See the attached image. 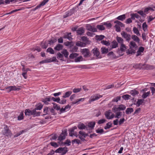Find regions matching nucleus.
Masks as SVG:
<instances>
[{"mask_svg":"<svg viewBox=\"0 0 155 155\" xmlns=\"http://www.w3.org/2000/svg\"><path fill=\"white\" fill-rule=\"evenodd\" d=\"M3 135L6 137H11L12 135V134L11 130L9 129L7 125H5L3 130L2 131Z\"/></svg>","mask_w":155,"mask_h":155,"instance_id":"f257e3e1","label":"nucleus"},{"mask_svg":"<svg viewBox=\"0 0 155 155\" xmlns=\"http://www.w3.org/2000/svg\"><path fill=\"white\" fill-rule=\"evenodd\" d=\"M91 52L94 55L97 57L98 58H101V56L100 55V52L99 49L97 48H94L91 51Z\"/></svg>","mask_w":155,"mask_h":155,"instance_id":"f03ea898","label":"nucleus"},{"mask_svg":"<svg viewBox=\"0 0 155 155\" xmlns=\"http://www.w3.org/2000/svg\"><path fill=\"white\" fill-rule=\"evenodd\" d=\"M102 97V95H100L99 94H97L95 96H92L91 97V99L89 101V102L91 103L95 100H98L99 98Z\"/></svg>","mask_w":155,"mask_h":155,"instance_id":"7ed1b4c3","label":"nucleus"},{"mask_svg":"<svg viewBox=\"0 0 155 155\" xmlns=\"http://www.w3.org/2000/svg\"><path fill=\"white\" fill-rule=\"evenodd\" d=\"M121 35L122 36L125 38L127 41H130L131 39V35H130L124 31L122 32Z\"/></svg>","mask_w":155,"mask_h":155,"instance_id":"20e7f679","label":"nucleus"},{"mask_svg":"<svg viewBox=\"0 0 155 155\" xmlns=\"http://www.w3.org/2000/svg\"><path fill=\"white\" fill-rule=\"evenodd\" d=\"M108 57L111 60H114L118 58L117 56L113 51L109 52L107 55Z\"/></svg>","mask_w":155,"mask_h":155,"instance_id":"39448f33","label":"nucleus"},{"mask_svg":"<svg viewBox=\"0 0 155 155\" xmlns=\"http://www.w3.org/2000/svg\"><path fill=\"white\" fill-rule=\"evenodd\" d=\"M111 113H112L111 112L110 110L105 112V115L107 119H111L114 117V114H112L111 116H110V114Z\"/></svg>","mask_w":155,"mask_h":155,"instance_id":"423d86ee","label":"nucleus"},{"mask_svg":"<svg viewBox=\"0 0 155 155\" xmlns=\"http://www.w3.org/2000/svg\"><path fill=\"white\" fill-rule=\"evenodd\" d=\"M81 53L84 57L89 56L90 52L88 49L87 48H84L81 50Z\"/></svg>","mask_w":155,"mask_h":155,"instance_id":"0eeeda50","label":"nucleus"},{"mask_svg":"<svg viewBox=\"0 0 155 155\" xmlns=\"http://www.w3.org/2000/svg\"><path fill=\"white\" fill-rule=\"evenodd\" d=\"M7 91L8 92H9L12 91H19L20 90V88H17L16 86H10L6 88Z\"/></svg>","mask_w":155,"mask_h":155,"instance_id":"6e6552de","label":"nucleus"},{"mask_svg":"<svg viewBox=\"0 0 155 155\" xmlns=\"http://www.w3.org/2000/svg\"><path fill=\"white\" fill-rule=\"evenodd\" d=\"M87 29L89 31L95 32L97 31V29L93 27L90 25H88L86 26Z\"/></svg>","mask_w":155,"mask_h":155,"instance_id":"1a4fd4ad","label":"nucleus"},{"mask_svg":"<svg viewBox=\"0 0 155 155\" xmlns=\"http://www.w3.org/2000/svg\"><path fill=\"white\" fill-rule=\"evenodd\" d=\"M131 16V18L132 19L134 20L135 18H138L140 21H141V17L137 13H133L132 14L130 15Z\"/></svg>","mask_w":155,"mask_h":155,"instance_id":"9d476101","label":"nucleus"},{"mask_svg":"<svg viewBox=\"0 0 155 155\" xmlns=\"http://www.w3.org/2000/svg\"><path fill=\"white\" fill-rule=\"evenodd\" d=\"M144 100L142 99H139L137 100L136 103H134V104L136 105L137 107H139L143 103Z\"/></svg>","mask_w":155,"mask_h":155,"instance_id":"9b49d317","label":"nucleus"},{"mask_svg":"<svg viewBox=\"0 0 155 155\" xmlns=\"http://www.w3.org/2000/svg\"><path fill=\"white\" fill-rule=\"evenodd\" d=\"M76 31L77 35H82L84 32V28L81 27L79 28Z\"/></svg>","mask_w":155,"mask_h":155,"instance_id":"f8f14e48","label":"nucleus"},{"mask_svg":"<svg viewBox=\"0 0 155 155\" xmlns=\"http://www.w3.org/2000/svg\"><path fill=\"white\" fill-rule=\"evenodd\" d=\"M51 100L50 97H47L44 99H42L41 101L45 104L48 105V102L50 101Z\"/></svg>","mask_w":155,"mask_h":155,"instance_id":"ddd939ff","label":"nucleus"},{"mask_svg":"<svg viewBox=\"0 0 155 155\" xmlns=\"http://www.w3.org/2000/svg\"><path fill=\"white\" fill-rule=\"evenodd\" d=\"M122 97L125 100H128V99H130L132 100L134 99V97H131V96L128 94H125L122 96Z\"/></svg>","mask_w":155,"mask_h":155,"instance_id":"4468645a","label":"nucleus"},{"mask_svg":"<svg viewBox=\"0 0 155 155\" xmlns=\"http://www.w3.org/2000/svg\"><path fill=\"white\" fill-rule=\"evenodd\" d=\"M154 9L153 8H152L151 7H147L145 8L144 9V10L143 11L144 13L146 14H148L149 13V11H154L155 10V8L154 7Z\"/></svg>","mask_w":155,"mask_h":155,"instance_id":"2eb2a0df","label":"nucleus"},{"mask_svg":"<svg viewBox=\"0 0 155 155\" xmlns=\"http://www.w3.org/2000/svg\"><path fill=\"white\" fill-rule=\"evenodd\" d=\"M71 33H69L67 35H64L63 36V38H68L69 41H71L72 39V38L71 37Z\"/></svg>","mask_w":155,"mask_h":155,"instance_id":"dca6fc26","label":"nucleus"},{"mask_svg":"<svg viewBox=\"0 0 155 155\" xmlns=\"http://www.w3.org/2000/svg\"><path fill=\"white\" fill-rule=\"evenodd\" d=\"M132 38L135 41L138 43H139L140 39L137 36L134 35H132L131 36Z\"/></svg>","mask_w":155,"mask_h":155,"instance_id":"f3484780","label":"nucleus"},{"mask_svg":"<svg viewBox=\"0 0 155 155\" xmlns=\"http://www.w3.org/2000/svg\"><path fill=\"white\" fill-rule=\"evenodd\" d=\"M101 52L102 54H106L108 52V49L105 47H102L101 48Z\"/></svg>","mask_w":155,"mask_h":155,"instance_id":"a211bd4d","label":"nucleus"},{"mask_svg":"<svg viewBox=\"0 0 155 155\" xmlns=\"http://www.w3.org/2000/svg\"><path fill=\"white\" fill-rule=\"evenodd\" d=\"M133 111L134 109L132 108L129 107L126 109L125 113L127 114H129L131 113Z\"/></svg>","mask_w":155,"mask_h":155,"instance_id":"6ab92c4d","label":"nucleus"},{"mask_svg":"<svg viewBox=\"0 0 155 155\" xmlns=\"http://www.w3.org/2000/svg\"><path fill=\"white\" fill-rule=\"evenodd\" d=\"M63 48V45L61 44H58L54 47V49L57 51H59L62 49Z\"/></svg>","mask_w":155,"mask_h":155,"instance_id":"aec40b11","label":"nucleus"},{"mask_svg":"<svg viewBox=\"0 0 155 155\" xmlns=\"http://www.w3.org/2000/svg\"><path fill=\"white\" fill-rule=\"evenodd\" d=\"M116 39L119 43L121 45L123 44L124 40L122 38L117 36L116 37Z\"/></svg>","mask_w":155,"mask_h":155,"instance_id":"412c9836","label":"nucleus"},{"mask_svg":"<svg viewBox=\"0 0 155 155\" xmlns=\"http://www.w3.org/2000/svg\"><path fill=\"white\" fill-rule=\"evenodd\" d=\"M48 63H51L52 62L57 61L58 62V61L57 60L56 57H53L52 58H50L49 59H47Z\"/></svg>","mask_w":155,"mask_h":155,"instance_id":"4be33fe9","label":"nucleus"},{"mask_svg":"<svg viewBox=\"0 0 155 155\" xmlns=\"http://www.w3.org/2000/svg\"><path fill=\"white\" fill-rule=\"evenodd\" d=\"M84 99V98H81L77 99L76 100V101H73L72 102V104H79V102L81 101H83Z\"/></svg>","mask_w":155,"mask_h":155,"instance_id":"5701e85b","label":"nucleus"},{"mask_svg":"<svg viewBox=\"0 0 155 155\" xmlns=\"http://www.w3.org/2000/svg\"><path fill=\"white\" fill-rule=\"evenodd\" d=\"M72 93L71 91H68L66 92L64 95L62 96V97L64 98H67Z\"/></svg>","mask_w":155,"mask_h":155,"instance_id":"b1692460","label":"nucleus"},{"mask_svg":"<svg viewBox=\"0 0 155 155\" xmlns=\"http://www.w3.org/2000/svg\"><path fill=\"white\" fill-rule=\"evenodd\" d=\"M125 15L124 14L117 17L116 18V19L118 20L123 21L125 19Z\"/></svg>","mask_w":155,"mask_h":155,"instance_id":"393cba45","label":"nucleus"},{"mask_svg":"<svg viewBox=\"0 0 155 155\" xmlns=\"http://www.w3.org/2000/svg\"><path fill=\"white\" fill-rule=\"evenodd\" d=\"M62 54L64 55V57L67 58L69 54L68 52L66 50L64 49L61 51Z\"/></svg>","mask_w":155,"mask_h":155,"instance_id":"a878e982","label":"nucleus"},{"mask_svg":"<svg viewBox=\"0 0 155 155\" xmlns=\"http://www.w3.org/2000/svg\"><path fill=\"white\" fill-rule=\"evenodd\" d=\"M112 123L111 122L107 123L106 125L104 127V128L105 130L109 129L112 126Z\"/></svg>","mask_w":155,"mask_h":155,"instance_id":"bb28decb","label":"nucleus"},{"mask_svg":"<svg viewBox=\"0 0 155 155\" xmlns=\"http://www.w3.org/2000/svg\"><path fill=\"white\" fill-rule=\"evenodd\" d=\"M57 57L58 58H60V60L61 61H64L63 55L62 54H61L60 52H58L57 53Z\"/></svg>","mask_w":155,"mask_h":155,"instance_id":"cd10ccee","label":"nucleus"},{"mask_svg":"<svg viewBox=\"0 0 155 155\" xmlns=\"http://www.w3.org/2000/svg\"><path fill=\"white\" fill-rule=\"evenodd\" d=\"M114 23H116V25H118L119 26L121 27H124V25L121 23V22L117 20L114 21Z\"/></svg>","mask_w":155,"mask_h":155,"instance_id":"c85d7f7f","label":"nucleus"},{"mask_svg":"<svg viewBox=\"0 0 155 155\" xmlns=\"http://www.w3.org/2000/svg\"><path fill=\"white\" fill-rule=\"evenodd\" d=\"M118 107L119 111L124 110L126 108V107L125 105L122 104L119 105Z\"/></svg>","mask_w":155,"mask_h":155,"instance_id":"c756f323","label":"nucleus"},{"mask_svg":"<svg viewBox=\"0 0 155 155\" xmlns=\"http://www.w3.org/2000/svg\"><path fill=\"white\" fill-rule=\"evenodd\" d=\"M49 107H45L43 110L44 113V114L43 115L49 114Z\"/></svg>","mask_w":155,"mask_h":155,"instance_id":"7c9ffc66","label":"nucleus"},{"mask_svg":"<svg viewBox=\"0 0 155 155\" xmlns=\"http://www.w3.org/2000/svg\"><path fill=\"white\" fill-rule=\"evenodd\" d=\"M127 48V46L124 44H122L121 45L120 50L122 51H124Z\"/></svg>","mask_w":155,"mask_h":155,"instance_id":"2f4dec72","label":"nucleus"},{"mask_svg":"<svg viewBox=\"0 0 155 155\" xmlns=\"http://www.w3.org/2000/svg\"><path fill=\"white\" fill-rule=\"evenodd\" d=\"M138 93V91L135 90H132L130 92V94L133 96H135L137 95Z\"/></svg>","mask_w":155,"mask_h":155,"instance_id":"473e14b6","label":"nucleus"},{"mask_svg":"<svg viewBox=\"0 0 155 155\" xmlns=\"http://www.w3.org/2000/svg\"><path fill=\"white\" fill-rule=\"evenodd\" d=\"M78 127L79 129H85L86 128V126L83 123L78 124Z\"/></svg>","mask_w":155,"mask_h":155,"instance_id":"72a5a7b5","label":"nucleus"},{"mask_svg":"<svg viewBox=\"0 0 155 155\" xmlns=\"http://www.w3.org/2000/svg\"><path fill=\"white\" fill-rule=\"evenodd\" d=\"M48 44H49L48 42H47V41L45 42L43 44L42 42L41 44L42 48L45 49L48 46Z\"/></svg>","mask_w":155,"mask_h":155,"instance_id":"f704fd0d","label":"nucleus"},{"mask_svg":"<svg viewBox=\"0 0 155 155\" xmlns=\"http://www.w3.org/2000/svg\"><path fill=\"white\" fill-rule=\"evenodd\" d=\"M53 107L54 109H55L57 110H60V107L59 105H58L57 104L53 103Z\"/></svg>","mask_w":155,"mask_h":155,"instance_id":"c9c22d12","label":"nucleus"},{"mask_svg":"<svg viewBox=\"0 0 155 155\" xmlns=\"http://www.w3.org/2000/svg\"><path fill=\"white\" fill-rule=\"evenodd\" d=\"M79 55V54L77 53H73L71 54L69 56L70 58L71 59H74V58L76 57Z\"/></svg>","mask_w":155,"mask_h":155,"instance_id":"e433bc0d","label":"nucleus"},{"mask_svg":"<svg viewBox=\"0 0 155 155\" xmlns=\"http://www.w3.org/2000/svg\"><path fill=\"white\" fill-rule=\"evenodd\" d=\"M137 13L140 14L143 17L145 18L146 17V15L143 11L140 10L137 12Z\"/></svg>","mask_w":155,"mask_h":155,"instance_id":"4c0bfd02","label":"nucleus"},{"mask_svg":"<svg viewBox=\"0 0 155 155\" xmlns=\"http://www.w3.org/2000/svg\"><path fill=\"white\" fill-rule=\"evenodd\" d=\"M95 125V123L93 122H91L88 124V126L91 129H93Z\"/></svg>","mask_w":155,"mask_h":155,"instance_id":"58836bf2","label":"nucleus"},{"mask_svg":"<svg viewBox=\"0 0 155 155\" xmlns=\"http://www.w3.org/2000/svg\"><path fill=\"white\" fill-rule=\"evenodd\" d=\"M25 114L26 115L30 116L32 115L31 110L29 109H26L25 110Z\"/></svg>","mask_w":155,"mask_h":155,"instance_id":"ea45409f","label":"nucleus"},{"mask_svg":"<svg viewBox=\"0 0 155 155\" xmlns=\"http://www.w3.org/2000/svg\"><path fill=\"white\" fill-rule=\"evenodd\" d=\"M115 117L117 118H119L122 115V112L119 111L115 113Z\"/></svg>","mask_w":155,"mask_h":155,"instance_id":"a19ab883","label":"nucleus"},{"mask_svg":"<svg viewBox=\"0 0 155 155\" xmlns=\"http://www.w3.org/2000/svg\"><path fill=\"white\" fill-rule=\"evenodd\" d=\"M133 31L134 33L137 35H140V34L138 29L135 27H134L133 28Z\"/></svg>","mask_w":155,"mask_h":155,"instance_id":"79ce46f5","label":"nucleus"},{"mask_svg":"<svg viewBox=\"0 0 155 155\" xmlns=\"http://www.w3.org/2000/svg\"><path fill=\"white\" fill-rule=\"evenodd\" d=\"M96 132L97 133L102 134L104 133V131L103 129L98 128L96 130Z\"/></svg>","mask_w":155,"mask_h":155,"instance_id":"37998d69","label":"nucleus"},{"mask_svg":"<svg viewBox=\"0 0 155 155\" xmlns=\"http://www.w3.org/2000/svg\"><path fill=\"white\" fill-rule=\"evenodd\" d=\"M85 44L84 43L80 41H78L76 43V45L78 46H80L81 47H82L84 46Z\"/></svg>","mask_w":155,"mask_h":155,"instance_id":"c03bdc74","label":"nucleus"},{"mask_svg":"<svg viewBox=\"0 0 155 155\" xmlns=\"http://www.w3.org/2000/svg\"><path fill=\"white\" fill-rule=\"evenodd\" d=\"M65 138V135H63L62 134L60 135L58 137V140L60 141L64 139Z\"/></svg>","mask_w":155,"mask_h":155,"instance_id":"a18cd8bd","label":"nucleus"},{"mask_svg":"<svg viewBox=\"0 0 155 155\" xmlns=\"http://www.w3.org/2000/svg\"><path fill=\"white\" fill-rule=\"evenodd\" d=\"M121 97L120 96H118L114 98L112 100V102H117L119 101L120 100Z\"/></svg>","mask_w":155,"mask_h":155,"instance_id":"49530a36","label":"nucleus"},{"mask_svg":"<svg viewBox=\"0 0 155 155\" xmlns=\"http://www.w3.org/2000/svg\"><path fill=\"white\" fill-rule=\"evenodd\" d=\"M47 52L51 54H54V50L51 48H48L47 50Z\"/></svg>","mask_w":155,"mask_h":155,"instance_id":"de8ad7c7","label":"nucleus"},{"mask_svg":"<svg viewBox=\"0 0 155 155\" xmlns=\"http://www.w3.org/2000/svg\"><path fill=\"white\" fill-rule=\"evenodd\" d=\"M130 45L131 46L130 47V48H131V47H132L133 48H136L137 47L135 42H134L133 41H130Z\"/></svg>","mask_w":155,"mask_h":155,"instance_id":"09e8293b","label":"nucleus"},{"mask_svg":"<svg viewBox=\"0 0 155 155\" xmlns=\"http://www.w3.org/2000/svg\"><path fill=\"white\" fill-rule=\"evenodd\" d=\"M72 143L73 144H74V143H76L78 144L81 143L80 141L78 139H75L74 140H72Z\"/></svg>","mask_w":155,"mask_h":155,"instance_id":"8fccbe9b","label":"nucleus"},{"mask_svg":"<svg viewBox=\"0 0 155 155\" xmlns=\"http://www.w3.org/2000/svg\"><path fill=\"white\" fill-rule=\"evenodd\" d=\"M117 43L115 41H113L112 43V48H115L117 47Z\"/></svg>","mask_w":155,"mask_h":155,"instance_id":"3c124183","label":"nucleus"},{"mask_svg":"<svg viewBox=\"0 0 155 155\" xmlns=\"http://www.w3.org/2000/svg\"><path fill=\"white\" fill-rule=\"evenodd\" d=\"M152 84L154 86V87H150V89L151 91L152 94H155L154 95H155V83H153Z\"/></svg>","mask_w":155,"mask_h":155,"instance_id":"603ef678","label":"nucleus"},{"mask_svg":"<svg viewBox=\"0 0 155 155\" xmlns=\"http://www.w3.org/2000/svg\"><path fill=\"white\" fill-rule=\"evenodd\" d=\"M50 144L51 146L55 148L58 147L59 146L58 145L57 143L55 142H51L50 143Z\"/></svg>","mask_w":155,"mask_h":155,"instance_id":"864d4df0","label":"nucleus"},{"mask_svg":"<svg viewBox=\"0 0 155 155\" xmlns=\"http://www.w3.org/2000/svg\"><path fill=\"white\" fill-rule=\"evenodd\" d=\"M135 53V51L133 49L128 50L127 53V54H133Z\"/></svg>","mask_w":155,"mask_h":155,"instance_id":"5fc2aeb1","label":"nucleus"},{"mask_svg":"<svg viewBox=\"0 0 155 155\" xmlns=\"http://www.w3.org/2000/svg\"><path fill=\"white\" fill-rule=\"evenodd\" d=\"M150 92L149 91L147 92H145L142 95V97L143 98H146L147 96H148L150 94Z\"/></svg>","mask_w":155,"mask_h":155,"instance_id":"6e6d98bb","label":"nucleus"},{"mask_svg":"<svg viewBox=\"0 0 155 155\" xmlns=\"http://www.w3.org/2000/svg\"><path fill=\"white\" fill-rule=\"evenodd\" d=\"M147 25L146 22L143 23L142 25L143 29L144 31H145L147 29Z\"/></svg>","mask_w":155,"mask_h":155,"instance_id":"4d7b16f0","label":"nucleus"},{"mask_svg":"<svg viewBox=\"0 0 155 155\" xmlns=\"http://www.w3.org/2000/svg\"><path fill=\"white\" fill-rule=\"evenodd\" d=\"M97 27L98 29L100 30H103L105 29V28L103 25H98Z\"/></svg>","mask_w":155,"mask_h":155,"instance_id":"13d9d810","label":"nucleus"},{"mask_svg":"<svg viewBox=\"0 0 155 155\" xmlns=\"http://www.w3.org/2000/svg\"><path fill=\"white\" fill-rule=\"evenodd\" d=\"M64 148L62 147H60L57 149L55 152L56 153H60L64 150Z\"/></svg>","mask_w":155,"mask_h":155,"instance_id":"bf43d9fd","label":"nucleus"},{"mask_svg":"<svg viewBox=\"0 0 155 155\" xmlns=\"http://www.w3.org/2000/svg\"><path fill=\"white\" fill-rule=\"evenodd\" d=\"M83 59L82 56H80L75 59V61L76 62L80 61L81 60H82Z\"/></svg>","mask_w":155,"mask_h":155,"instance_id":"052dcab7","label":"nucleus"},{"mask_svg":"<svg viewBox=\"0 0 155 155\" xmlns=\"http://www.w3.org/2000/svg\"><path fill=\"white\" fill-rule=\"evenodd\" d=\"M23 119V113L21 112L20 114L18 117V120H21Z\"/></svg>","mask_w":155,"mask_h":155,"instance_id":"680f3d73","label":"nucleus"},{"mask_svg":"<svg viewBox=\"0 0 155 155\" xmlns=\"http://www.w3.org/2000/svg\"><path fill=\"white\" fill-rule=\"evenodd\" d=\"M112 111L115 113L119 111H120L118 109V107H117L115 106L113 107L112 108Z\"/></svg>","mask_w":155,"mask_h":155,"instance_id":"e2e57ef3","label":"nucleus"},{"mask_svg":"<svg viewBox=\"0 0 155 155\" xmlns=\"http://www.w3.org/2000/svg\"><path fill=\"white\" fill-rule=\"evenodd\" d=\"M57 41V39H51L50 41H48V42L49 43V44L51 45L53 44L54 43L56 42Z\"/></svg>","mask_w":155,"mask_h":155,"instance_id":"0e129e2a","label":"nucleus"},{"mask_svg":"<svg viewBox=\"0 0 155 155\" xmlns=\"http://www.w3.org/2000/svg\"><path fill=\"white\" fill-rule=\"evenodd\" d=\"M141 108H137L133 114L134 115H137L140 112V111Z\"/></svg>","mask_w":155,"mask_h":155,"instance_id":"69168bd1","label":"nucleus"},{"mask_svg":"<svg viewBox=\"0 0 155 155\" xmlns=\"http://www.w3.org/2000/svg\"><path fill=\"white\" fill-rule=\"evenodd\" d=\"M71 141L68 139L67 140L65 141L63 143L64 145L67 144L68 146H69L71 145Z\"/></svg>","mask_w":155,"mask_h":155,"instance_id":"338daca9","label":"nucleus"},{"mask_svg":"<svg viewBox=\"0 0 155 155\" xmlns=\"http://www.w3.org/2000/svg\"><path fill=\"white\" fill-rule=\"evenodd\" d=\"M104 25H106L108 28H110L112 27L111 24L110 23H108L107 22H104Z\"/></svg>","mask_w":155,"mask_h":155,"instance_id":"774afa93","label":"nucleus"}]
</instances>
